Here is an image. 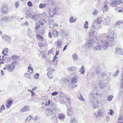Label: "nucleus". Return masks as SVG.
<instances>
[{
    "label": "nucleus",
    "instance_id": "45",
    "mask_svg": "<svg viewBox=\"0 0 123 123\" xmlns=\"http://www.w3.org/2000/svg\"><path fill=\"white\" fill-rule=\"evenodd\" d=\"M119 73V71L118 70H117L116 72L113 74V76L114 77H115L117 76L118 75Z\"/></svg>",
    "mask_w": 123,
    "mask_h": 123
},
{
    "label": "nucleus",
    "instance_id": "26",
    "mask_svg": "<svg viewBox=\"0 0 123 123\" xmlns=\"http://www.w3.org/2000/svg\"><path fill=\"white\" fill-rule=\"evenodd\" d=\"M77 96L79 99L81 101H83L85 100V99L81 94H79Z\"/></svg>",
    "mask_w": 123,
    "mask_h": 123
},
{
    "label": "nucleus",
    "instance_id": "14",
    "mask_svg": "<svg viewBox=\"0 0 123 123\" xmlns=\"http://www.w3.org/2000/svg\"><path fill=\"white\" fill-rule=\"evenodd\" d=\"M96 38H94L90 39L89 41L88 42L90 45H91L92 46L94 44L96 41Z\"/></svg>",
    "mask_w": 123,
    "mask_h": 123
},
{
    "label": "nucleus",
    "instance_id": "35",
    "mask_svg": "<svg viewBox=\"0 0 123 123\" xmlns=\"http://www.w3.org/2000/svg\"><path fill=\"white\" fill-rule=\"evenodd\" d=\"M80 71L82 74H83L84 73L85 69L83 65H82L81 68H80Z\"/></svg>",
    "mask_w": 123,
    "mask_h": 123
},
{
    "label": "nucleus",
    "instance_id": "59",
    "mask_svg": "<svg viewBox=\"0 0 123 123\" xmlns=\"http://www.w3.org/2000/svg\"><path fill=\"white\" fill-rule=\"evenodd\" d=\"M106 75V74L105 73H102L101 74V76L102 77H103Z\"/></svg>",
    "mask_w": 123,
    "mask_h": 123
},
{
    "label": "nucleus",
    "instance_id": "34",
    "mask_svg": "<svg viewBox=\"0 0 123 123\" xmlns=\"http://www.w3.org/2000/svg\"><path fill=\"white\" fill-rule=\"evenodd\" d=\"M31 74L27 73H25L24 75V76L26 77L29 78L30 79H31Z\"/></svg>",
    "mask_w": 123,
    "mask_h": 123
},
{
    "label": "nucleus",
    "instance_id": "40",
    "mask_svg": "<svg viewBox=\"0 0 123 123\" xmlns=\"http://www.w3.org/2000/svg\"><path fill=\"white\" fill-rule=\"evenodd\" d=\"M118 95L122 96L123 95V89L121 88L120 90Z\"/></svg>",
    "mask_w": 123,
    "mask_h": 123
},
{
    "label": "nucleus",
    "instance_id": "62",
    "mask_svg": "<svg viewBox=\"0 0 123 123\" xmlns=\"http://www.w3.org/2000/svg\"><path fill=\"white\" fill-rule=\"evenodd\" d=\"M50 100H49L48 101V104L47 103V102H46L45 104V105L46 106H49L50 104Z\"/></svg>",
    "mask_w": 123,
    "mask_h": 123
},
{
    "label": "nucleus",
    "instance_id": "1",
    "mask_svg": "<svg viewBox=\"0 0 123 123\" xmlns=\"http://www.w3.org/2000/svg\"><path fill=\"white\" fill-rule=\"evenodd\" d=\"M112 36H106L105 34H103L101 35V36L102 38H104V37H107L106 38L108 39H109L110 41L109 43L111 44L110 46H113L116 44V42L114 41V39L116 38L115 37H114V34H113Z\"/></svg>",
    "mask_w": 123,
    "mask_h": 123
},
{
    "label": "nucleus",
    "instance_id": "56",
    "mask_svg": "<svg viewBox=\"0 0 123 123\" xmlns=\"http://www.w3.org/2000/svg\"><path fill=\"white\" fill-rule=\"evenodd\" d=\"M32 16V14L31 13H28L27 14L26 16V18H28L31 17V16Z\"/></svg>",
    "mask_w": 123,
    "mask_h": 123
},
{
    "label": "nucleus",
    "instance_id": "57",
    "mask_svg": "<svg viewBox=\"0 0 123 123\" xmlns=\"http://www.w3.org/2000/svg\"><path fill=\"white\" fill-rule=\"evenodd\" d=\"M121 79L122 81L123 80V70L122 69V72L121 74Z\"/></svg>",
    "mask_w": 123,
    "mask_h": 123
},
{
    "label": "nucleus",
    "instance_id": "19",
    "mask_svg": "<svg viewBox=\"0 0 123 123\" xmlns=\"http://www.w3.org/2000/svg\"><path fill=\"white\" fill-rule=\"evenodd\" d=\"M77 19L76 18L74 17H71L69 19V22L71 23L75 22Z\"/></svg>",
    "mask_w": 123,
    "mask_h": 123
},
{
    "label": "nucleus",
    "instance_id": "48",
    "mask_svg": "<svg viewBox=\"0 0 123 123\" xmlns=\"http://www.w3.org/2000/svg\"><path fill=\"white\" fill-rule=\"evenodd\" d=\"M6 58L4 56H0V60L2 62L5 60Z\"/></svg>",
    "mask_w": 123,
    "mask_h": 123
},
{
    "label": "nucleus",
    "instance_id": "41",
    "mask_svg": "<svg viewBox=\"0 0 123 123\" xmlns=\"http://www.w3.org/2000/svg\"><path fill=\"white\" fill-rule=\"evenodd\" d=\"M34 118L31 115H30L29 116V117H27L26 119L25 120L26 121L28 120H32Z\"/></svg>",
    "mask_w": 123,
    "mask_h": 123
},
{
    "label": "nucleus",
    "instance_id": "8",
    "mask_svg": "<svg viewBox=\"0 0 123 123\" xmlns=\"http://www.w3.org/2000/svg\"><path fill=\"white\" fill-rule=\"evenodd\" d=\"M115 53L116 54H119L122 55L123 54V49L120 48H116Z\"/></svg>",
    "mask_w": 123,
    "mask_h": 123
},
{
    "label": "nucleus",
    "instance_id": "6",
    "mask_svg": "<svg viewBox=\"0 0 123 123\" xmlns=\"http://www.w3.org/2000/svg\"><path fill=\"white\" fill-rule=\"evenodd\" d=\"M99 24L96 23L94 22L93 24L92 28H93L95 30H98L101 27L99 26Z\"/></svg>",
    "mask_w": 123,
    "mask_h": 123
},
{
    "label": "nucleus",
    "instance_id": "47",
    "mask_svg": "<svg viewBox=\"0 0 123 123\" xmlns=\"http://www.w3.org/2000/svg\"><path fill=\"white\" fill-rule=\"evenodd\" d=\"M27 5L30 7H31L33 6L32 3V2L30 1H29L27 2Z\"/></svg>",
    "mask_w": 123,
    "mask_h": 123
},
{
    "label": "nucleus",
    "instance_id": "42",
    "mask_svg": "<svg viewBox=\"0 0 123 123\" xmlns=\"http://www.w3.org/2000/svg\"><path fill=\"white\" fill-rule=\"evenodd\" d=\"M68 69L70 71H74L75 70V67L72 66L68 68Z\"/></svg>",
    "mask_w": 123,
    "mask_h": 123
},
{
    "label": "nucleus",
    "instance_id": "2",
    "mask_svg": "<svg viewBox=\"0 0 123 123\" xmlns=\"http://www.w3.org/2000/svg\"><path fill=\"white\" fill-rule=\"evenodd\" d=\"M58 9L57 7H55L54 9L53 8H50L49 10V12L50 17H52L55 14L57 15L59 12H58Z\"/></svg>",
    "mask_w": 123,
    "mask_h": 123
},
{
    "label": "nucleus",
    "instance_id": "49",
    "mask_svg": "<svg viewBox=\"0 0 123 123\" xmlns=\"http://www.w3.org/2000/svg\"><path fill=\"white\" fill-rule=\"evenodd\" d=\"M54 69H52L50 71L48 72L47 74H52V73L54 72Z\"/></svg>",
    "mask_w": 123,
    "mask_h": 123
},
{
    "label": "nucleus",
    "instance_id": "10",
    "mask_svg": "<svg viewBox=\"0 0 123 123\" xmlns=\"http://www.w3.org/2000/svg\"><path fill=\"white\" fill-rule=\"evenodd\" d=\"M12 102L13 101L12 100H7L6 103V105L7 108L8 109L11 105Z\"/></svg>",
    "mask_w": 123,
    "mask_h": 123
},
{
    "label": "nucleus",
    "instance_id": "5",
    "mask_svg": "<svg viewBox=\"0 0 123 123\" xmlns=\"http://www.w3.org/2000/svg\"><path fill=\"white\" fill-rule=\"evenodd\" d=\"M101 42L102 47L104 49H106L109 45V44L107 40L103 41L101 40Z\"/></svg>",
    "mask_w": 123,
    "mask_h": 123
},
{
    "label": "nucleus",
    "instance_id": "51",
    "mask_svg": "<svg viewBox=\"0 0 123 123\" xmlns=\"http://www.w3.org/2000/svg\"><path fill=\"white\" fill-rule=\"evenodd\" d=\"M88 22L87 21H86L85 22V24L84 25V27L86 29L88 28Z\"/></svg>",
    "mask_w": 123,
    "mask_h": 123
},
{
    "label": "nucleus",
    "instance_id": "33",
    "mask_svg": "<svg viewBox=\"0 0 123 123\" xmlns=\"http://www.w3.org/2000/svg\"><path fill=\"white\" fill-rule=\"evenodd\" d=\"M95 32L94 31H91L88 34V35L89 37H94V33Z\"/></svg>",
    "mask_w": 123,
    "mask_h": 123
},
{
    "label": "nucleus",
    "instance_id": "58",
    "mask_svg": "<svg viewBox=\"0 0 123 123\" xmlns=\"http://www.w3.org/2000/svg\"><path fill=\"white\" fill-rule=\"evenodd\" d=\"M50 25L49 27L50 28H53L54 27V23H52V24H49Z\"/></svg>",
    "mask_w": 123,
    "mask_h": 123
},
{
    "label": "nucleus",
    "instance_id": "25",
    "mask_svg": "<svg viewBox=\"0 0 123 123\" xmlns=\"http://www.w3.org/2000/svg\"><path fill=\"white\" fill-rule=\"evenodd\" d=\"M59 119L60 120H62L65 118L64 115L63 114H59L58 116Z\"/></svg>",
    "mask_w": 123,
    "mask_h": 123
},
{
    "label": "nucleus",
    "instance_id": "24",
    "mask_svg": "<svg viewBox=\"0 0 123 123\" xmlns=\"http://www.w3.org/2000/svg\"><path fill=\"white\" fill-rule=\"evenodd\" d=\"M9 20V16L5 17L2 18L1 19V21H8Z\"/></svg>",
    "mask_w": 123,
    "mask_h": 123
},
{
    "label": "nucleus",
    "instance_id": "61",
    "mask_svg": "<svg viewBox=\"0 0 123 123\" xmlns=\"http://www.w3.org/2000/svg\"><path fill=\"white\" fill-rule=\"evenodd\" d=\"M5 109V106L3 105H2L0 108V110H4Z\"/></svg>",
    "mask_w": 123,
    "mask_h": 123
},
{
    "label": "nucleus",
    "instance_id": "53",
    "mask_svg": "<svg viewBox=\"0 0 123 123\" xmlns=\"http://www.w3.org/2000/svg\"><path fill=\"white\" fill-rule=\"evenodd\" d=\"M58 92H54L51 93V94L52 96H55L58 94Z\"/></svg>",
    "mask_w": 123,
    "mask_h": 123
},
{
    "label": "nucleus",
    "instance_id": "55",
    "mask_svg": "<svg viewBox=\"0 0 123 123\" xmlns=\"http://www.w3.org/2000/svg\"><path fill=\"white\" fill-rule=\"evenodd\" d=\"M123 119V116L122 115H120L118 117V120H121Z\"/></svg>",
    "mask_w": 123,
    "mask_h": 123
},
{
    "label": "nucleus",
    "instance_id": "29",
    "mask_svg": "<svg viewBox=\"0 0 123 123\" xmlns=\"http://www.w3.org/2000/svg\"><path fill=\"white\" fill-rule=\"evenodd\" d=\"M67 114L68 116H70L72 113V111L71 109H68L67 110Z\"/></svg>",
    "mask_w": 123,
    "mask_h": 123
},
{
    "label": "nucleus",
    "instance_id": "22",
    "mask_svg": "<svg viewBox=\"0 0 123 123\" xmlns=\"http://www.w3.org/2000/svg\"><path fill=\"white\" fill-rule=\"evenodd\" d=\"M77 77L76 76L74 77L71 80V82L73 83H76L77 82Z\"/></svg>",
    "mask_w": 123,
    "mask_h": 123
},
{
    "label": "nucleus",
    "instance_id": "21",
    "mask_svg": "<svg viewBox=\"0 0 123 123\" xmlns=\"http://www.w3.org/2000/svg\"><path fill=\"white\" fill-rule=\"evenodd\" d=\"M122 2V1L120 0H116L115 1H113L112 2L113 5H118L120 4Z\"/></svg>",
    "mask_w": 123,
    "mask_h": 123
},
{
    "label": "nucleus",
    "instance_id": "52",
    "mask_svg": "<svg viewBox=\"0 0 123 123\" xmlns=\"http://www.w3.org/2000/svg\"><path fill=\"white\" fill-rule=\"evenodd\" d=\"M41 54L42 55V57L43 58L45 57H46L45 53L44 52H41L40 51Z\"/></svg>",
    "mask_w": 123,
    "mask_h": 123
},
{
    "label": "nucleus",
    "instance_id": "3",
    "mask_svg": "<svg viewBox=\"0 0 123 123\" xmlns=\"http://www.w3.org/2000/svg\"><path fill=\"white\" fill-rule=\"evenodd\" d=\"M102 43L101 40L99 39L97 42V46H95L94 47L93 49L95 50H101L102 48Z\"/></svg>",
    "mask_w": 123,
    "mask_h": 123
},
{
    "label": "nucleus",
    "instance_id": "23",
    "mask_svg": "<svg viewBox=\"0 0 123 123\" xmlns=\"http://www.w3.org/2000/svg\"><path fill=\"white\" fill-rule=\"evenodd\" d=\"M31 18L33 19H37L38 18L39 15L38 14H34L31 16Z\"/></svg>",
    "mask_w": 123,
    "mask_h": 123
},
{
    "label": "nucleus",
    "instance_id": "15",
    "mask_svg": "<svg viewBox=\"0 0 123 123\" xmlns=\"http://www.w3.org/2000/svg\"><path fill=\"white\" fill-rule=\"evenodd\" d=\"M85 48L90 49H91V47L92 46L91 45H90V43L88 42H87L85 43L84 45L83 46Z\"/></svg>",
    "mask_w": 123,
    "mask_h": 123
},
{
    "label": "nucleus",
    "instance_id": "16",
    "mask_svg": "<svg viewBox=\"0 0 123 123\" xmlns=\"http://www.w3.org/2000/svg\"><path fill=\"white\" fill-rule=\"evenodd\" d=\"M47 111L46 113L47 114V116H50L53 113L52 111L50 109H47L46 110Z\"/></svg>",
    "mask_w": 123,
    "mask_h": 123
},
{
    "label": "nucleus",
    "instance_id": "9",
    "mask_svg": "<svg viewBox=\"0 0 123 123\" xmlns=\"http://www.w3.org/2000/svg\"><path fill=\"white\" fill-rule=\"evenodd\" d=\"M103 6L102 10L103 12L107 11L108 9V7L107 6V3L105 1L104 3Z\"/></svg>",
    "mask_w": 123,
    "mask_h": 123
},
{
    "label": "nucleus",
    "instance_id": "17",
    "mask_svg": "<svg viewBox=\"0 0 123 123\" xmlns=\"http://www.w3.org/2000/svg\"><path fill=\"white\" fill-rule=\"evenodd\" d=\"M58 33L55 29H53L52 31L53 36L54 37H56L58 36Z\"/></svg>",
    "mask_w": 123,
    "mask_h": 123
},
{
    "label": "nucleus",
    "instance_id": "60",
    "mask_svg": "<svg viewBox=\"0 0 123 123\" xmlns=\"http://www.w3.org/2000/svg\"><path fill=\"white\" fill-rule=\"evenodd\" d=\"M48 77L49 78L53 79V77L52 76L51 74H47Z\"/></svg>",
    "mask_w": 123,
    "mask_h": 123
},
{
    "label": "nucleus",
    "instance_id": "44",
    "mask_svg": "<svg viewBox=\"0 0 123 123\" xmlns=\"http://www.w3.org/2000/svg\"><path fill=\"white\" fill-rule=\"evenodd\" d=\"M123 22L122 21L119 20L117 21L116 23V25L117 26L120 25Z\"/></svg>",
    "mask_w": 123,
    "mask_h": 123
},
{
    "label": "nucleus",
    "instance_id": "20",
    "mask_svg": "<svg viewBox=\"0 0 123 123\" xmlns=\"http://www.w3.org/2000/svg\"><path fill=\"white\" fill-rule=\"evenodd\" d=\"M58 41L57 44L56 48H58L59 49H60L62 47V41L60 39H58L57 41V42Z\"/></svg>",
    "mask_w": 123,
    "mask_h": 123
},
{
    "label": "nucleus",
    "instance_id": "39",
    "mask_svg": "<svg viewBox=\"0 0 123 123\" xmlns=\"http://www.w3.org/2000/svg\"><path fill=\"white\" fill-rule=\"evenodd\" d=\"M36 37L37 39L39 40L40 41H42L43 40V38L42 36L39 35H37L36 36Z\"/></svg>",
    "mask_w": 123,
    "mask_h": 123
},
{
    "label": "nucleus",
    "instance_id": "13",
    "mask_svg": "<svg viewBox=\"0 0 123 123\" xmlns=\"http://www.w3.org/2000/svg\"><path fill=\"white\" fill-rule=\"evenodd\" d=\"M2 38L6 41H10L11 40V37L7 35H3Z\"/></svg>",
    "mask_w": 123,
    "mask_h": 123
},
{
    "label": "nucleus",
    "instance_id": "28",
    "mask_svg": "<svg viewBox=\"0 0 123 123\" xmlns=\"http://www.w3.org/2000/svg\"><path fill=\"white\" fill-rule=\"evenodd\" d=\"M19 56H17V55H14L11 57V59L12 60H16L17 59H18L19 58Z\"/></svg>",
    "mask_w": 123,
    "mask_h": 123
},
{
    "label": "nucleus",
    "instance_id": "54",
    "mask_svg": "<svg viewBox=\"0 0 123 123\" xmlns=\"http://www.w3.org/2000/svg\"><path fill=\"white\" fill-rule=\"evenodd\" d=\"M15 7L16 8H17L19 6V1H18L15 3Z\"/></svg>",
    "mask_w": 123,
    "mask_h": 123
},
{
    "label": "nucleus",
    "instance_id": "50",
    "mask_svg": "<svg viewBox=\"0 0 123 123\" xmlns=\"http://www.w3.org/2000/svg\"><path fill=\"white\" fill-rule=\"evenodd\" d=\"M95 72L97 74H99L101 72V71L100 69L99 68L96 69L95 70Z\"/></svg>",
    "mask_w": 123,
    "mask_h": 123
},
{
    "label": "nucleus",
    "instance_id": "31",
    "mask_svg": "<svg viewBox=\"0 0 123 123\" xmlns=\"http://www.w3.org/2000/svg\"><path fill=\"white\" fill-rule=\"evenodd\" d=\"M72 57L74 60H76L77 59L78 56L77 54L74 53L72 55Z\"/></svg>",
    "mask_w": 123,
    "mask_h": 123
},
{
    "label": "nucleus",
    "instance_id": "18",
    "mask_svg": "<svg viewBox=\"0 0 123 123\" xmlns=\"http://www.w3.org/2000/svg\"><path fill=\"white\" fill-rule=\"evenodd\" d=\"M32 33L33 32L29 28L28 29L27 32L28 35L30 37H32L33 36Z\"/></svg>",
    "mask_w": 123,
    "mask_h": 123
},
{
    "label": "nucleus",
    "instance_id": "37",
    "mask_svg": "<svg viewBox=\"0 0 123 123\" xmlns=\"http://www.w3.org/2000/svg\"><path fill=\"white\" fill-rule=\"evenodd\" d=\"M113 96L112 95H110L108 96L107 98V100L109 101H111L112 99Z\"/></svg>",
    "mask_w": 123,
    "mask_h": 123
},
{
    "label": "nucleus",
    "instance_id": "12",
    "mask_svg": "<svg viewBox=\"0 0 123 123\" xmlns=\"http://www.w3.org/2000/svg\"><path fill=\"white\" fill-rule=\"evenodd\" d=\"M99 87L101 89H104L106 87V85L105 83H103L102 81H101L99 82Z\"/></svg>",
    "mask_w": 123,
    "mask_h": 123
},
{
    "label": "nucleus",
    "instance_id": "7",
    "mask_svg": "<svg viewBox=\"0 0 123 123\" xmlns=\"http://www.w3.org/2000/svg\"><path fill=\"white\" fill-rule=\"evenodd\" d=\"M15 68V66L12 64L7 65V70L10 72H12Z\"/></svg>",
    "mask_w": 123,
    "mask_h": 123
},
{
    "label": "nucleus",
    "instance_id": "32",
    "mask_svg": "<svg viewBox=\"0 0 123 123\" xmlns=\"http://www.w3.org/2000/svg\"><path fill=\"white\" fill-rule=\"evenodd\" d=\"M101 20V17H99V18L97 19L95 22H96L99 24L100 23Z\"/></svg>",
    "mask_w": 123,
    "mask_h": 123
},
{
    "label": "nucleus",
    "instance_id": "36",
    "mask_svg": "<svg viewBox=\"0 0 123 123\" xmlns=\"http://www.w3.org/2000/svg\"><path fill=\"white\" fill-rule=\"evenodd\" d=\"M28 71L31 73H32L33 71V68L32 67L29 66L28 67Z\"/></svg>",
    "mask_w": 123,
    "mask_h": 123
},
{
    "label": "nucleus",
    "instance_id": "27",
    "mask_svg": "<svg viewBox=\"0 0 123 123\" xmlns=\"http://www.w3.org/2000/svg\"><path fill=\"white\" fill-rule=\"evenodd\" d=\"M8 49L6 48L4 49L2 52V54H3L4 55H6V54L8 53Z\"/></svg>",
    "mask_w": 123,
    "mask_h": 123
},
{
    "label": "nucleus",
    "instance_id": "30",
    "mask_svg": "<svg viewBox=\"0 0 123 123\" xmlns=\"http://www.w3.org/2000/svg\"><path fill=\"white\" fill-rule=\"evenodd\" d=\"M46 5L45 4L41 3L39 5V7L40 9L44 8L46 6Z\"/></svg>",
    "mask_w": 123,
    "mask_h": 123
},
{
    "label": "nucleus",
    "instance_id": "64",
    "mask_svg": "<svg viewBox=\"0 0 123 123\" xmlns=\"http://www.w3.org/2000/svg\"><path fill=\"white\" fill-rule=\"evenodd\" d=\"M106 120L108 122L110 121V117L107 116L106 117Z\"/></svg>",
    "mask_w": 123,
    "mask_h": 123
},
{
    "label": "nucleus",
    "instance_id": "4",
    "mask_svg": "<svg viewBox=\"0 0 123 123\" xmlns=\"http://www.w3.org/2000/svg\"><path fill=\"white\" fill-rule=\"evenodd\" d=\"M0 11L2 13L6 14L8 12V7L6 5H3L1 8Z\"/></svg>",
    "mask_w": 123,
    "mask_h": 123
},
{
    "label": "nucleus",
    "instance_id": "63",
    "mask_svg": "<svg viewBox=\"0 0 123 123\" xmlns=\"http://www.w3.org/2000/svg\"><path fill=\"white\" fill-rule=\"evenodd\" d=\"M98 115L99 116H101L102 114L100 111H98Z\"/></svg>",
    "mask_w": 123,
    "mask_h": 123
},
{
    "label": "nucleus",
    "instance_id": "46",
    "mask_svg": "<svg viewBox=\"0 0 123 123\" xmlns=\"http://www.w3.org/2000/svg\"><path fill=\"white\" fill-rule=\"evenodd\" d=\"M39 76V74L38 73H35L34 75V77L36 79H38Z\"/></svg>",
    "mask_w": 123,
    "mask_h": 123
},
{
    "label": "nucleus",
    "instance_id": "38",
    "mask_svg": "<svg viewBox=\"0 0 123 123\" xmlns=\"http://www.w3.org/2000/svg\"><path fill=\"white\" fill-rule=\"evenodd\" d=\"M70 122V123H77L78 121L76 119L74 118Z\"/></svg>",
    "mask_w": 123,
    "mask_h": 123
},
{
    "label": "nucleus",
    "instance_id": "43",
    "mask_svg": "<svg viewBox=\"0 0 123 123\" xmlns=\"http://www.w3.org/2000/svg\"><path fill=\"white\" fill-rule=\"evenodd\" d=\"M40 24H37L35 28V29L37 30L40 28Z\"/></svg>",
    "mask_w": 123,
    "mask_h": 123
},
{
    "label": "nucleus",
    "instance_id": "11",
    "mask_svg": "<svg viewBox=\"0 0 123 123\" xmlns=\"http://www.w3.org/2000/svg\"><path fill=\"white\" fill-rule=\"evenodd\" d=\"M29 109V107L28 105L25 106L23 108L20 110V111L21 112H24L28 111Z\"/></svg>",
    "mask_w": 123,
    "mask_h": 123
}]
</instances>
